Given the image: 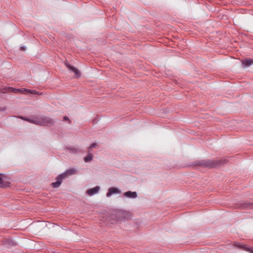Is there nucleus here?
I'll return each instance as SVG.
<instances>
[{
    "instance_id": "1",
    "label": "nucleus",
    "mask_w": 253,
    "mask_h": 253,
    "mask_svg": "<svg viewBox=\"0 0 253 253\" xmlns=\"http://www.w3.org/2000/svg\"><path fill=\"white\" fill-rule=\"evenodd\" d=\"M21 118L23 120L28 121L30 123H32L38 125L50 126L53 125L54 123V121L52 119L47 117L37 118L33 120L26 119L23 117H21Z\"/></svg>"
},
{
    "instance_id": "2",
    "label": "nucleus",
    "mask_w": 253,
    "mask_h": 253,
    "mask_svg": "<svg viewBox=\"0 0 253 253\" xmlns=\"http://www.w3.org/2000/svg\"><path fill=\"white\" fill-rule=\"evenodd\" d=\"M65 65L70 70L72 71V72H73L75 73V74L77 76V77H80L81 73L78 69H77L76 68H75V67H74L73 66H71V65H70L69 63H68L67 62L65 63Z\"/></svg>"
},
{
    "instance_id": "3",
    "label": "nucleus",
    "mask_w": 253,
    "mask_h": 253,
    "mask_svg": "<svg viewBox=\"0 0 253 253\" xmlns=\"http://www.w3.org/2000/svg\"><path fill=\"white\" fill-rule=\"evenodd\" d=\"M76 173V170L74 169H71L66 170L63 173L60 174V176H62L63 178H65L69 175L75 174Z\"/></svg>"
},
{
    "instance_id": "4",
    "label": "nucleus",
    "mask_w": 253,
    "mask_h": 253,
    "mask_svg": "<svg viewBox=\"0 0 253 253\" xmlns=\"http://www.w3.org/2000/svg\"><path fill=\"white\" fill-rule=\"evenodd\" d=\"M201 164L206 167H209V168H213V167H215L217 163L216 162L213 161L207 160V161H203L202 163H201Z\"/></svg>"
},
{
    "instance_id": "5",
    "label": "nucleus",
    "mask_w": 253,
    "mask_h": 253,
    "mask_svg": "<svg viewBox=\"0 0 253 253\" xmlns=\"http://www.w3.org/2000/svg\"><path fill=\"white\" fill-rule=\"evenodd\" d=\"M120 193L121 191L118 188L115 187H111L109 189L108 192H107L106 196L107 197H110L113 194Z\"/></svg>"
},
{
    "instance_id": "6",
    "label": "nucleus",
    "mask_w": 253,
    "mask_h": 253,
    "mask_svg": "<svg viewBox=\"0 0 253 253\" xmlns=\"http://www.w3.org/2000/svg\"><path fill=\"white\" fill-rule=\"evenodd\" d=\"M63 179H64L63 177H62V176H60V175H59L56 178L57 181L52 183L51 185L52 187L54 188L58 187L60 185Z\"/></svg>"
},
{
    "instance_id": "7",
    "label": "nucleus",
    "mask_w": 253,
    "mask_h": 253,
    "mask_svg": "<svg viewBox=\"0 0 253 253\" xmlns=\"http://www.w3.org/2000/svg\"><path fill=\"white\" fill-rule=\"evenodd\" d=\"M99 189L100 187L99 186H96L93 188L88 189L86 193L88 195L91 196L98 193Z\"/></svg>"
},
{
    "instance_id": "8",
    "label": "nucleus",
    "mask_w": 253,
    "mask_h": 253,
    "mask_svg": "<svg viewBox=\"0 0 253 253\" xmlns=\"http://www.w3.org/2000/svg\"><path fill=\"white\" fill-rule=\"evenodd\" d=\"M124 197L129 198H135L137 197V193L135 192L127 191L123 194Z\"/></svg>"
},
{
    "instance_id": "9",
    "label": "nucleus",
    "mask_w": 253,
    "mask_h": 253,
    "mask_svg": "<svg viewBox=\"0 0 253 253\" xmlns=\"http://www.w3.org/2000/svg\"><path fill=\"white\" fill-rule=\"evenodd\" d=\"M253 64V60L251 59H247L242 62V64L246 67H248Z\"/></svg>"
},
{
    "instance_id": "10",
    "label": "nucleus",
    "mask_w": 253,
    "mask_h": 253,
    "mask_svg": "<svg viewBox=\"0 0 253 253\" xmlns=\"http://www.w3.org/2000/svg\"><path fill=\"white\" fill-rule=\"evenodd\" d=\"M8 91L11 92H14V93H18L20 92L23 93L24 91V89H16V88H14L13 87H9L8 88Z\"/></svg>"
},
{
    "instance_id": "11",
    "label": "nucleus",
    "mask_w": 253,
    "mask_h": 253,
    "mask_svg": "<svg viewBox=\"0 0 253 253\" xmlns=\"http://www.w3.org/2000/svg\"><path fill=\"white\" fill-rule=\"evenodd\" d=\"M92 159V155L91 154H89L87 156L84 157V160L85 162L91 161Z\"/></svg>"
},
{
    "instance_id": "12",
    "label": "nucleus",
    "mask_w": 253,
    "mask_h": 253,
    "mask_svg": "<svg viewBox=\"0 0 253 253\" xmlns=\"http://www.w3.org/2000/svg\"><path fill=\"white\" fill-rule=\"evenodd\" d=\"M24 91L27 92H29V93H31L32 94H38V92L36 91V90H30V89H24Z\"/></svg>"
},
{
    "instance_id": "13",
    "label": "nucleus",
    "mask_w": 253,
    "mask_h": 253,
    "mask_svg": "<svg viewBox=\"0 0 253 253\" xmlns=\"http://www.w3.org/2000/svg\"><path fill=\"white\" fill-rule=\"evenodd\" d=\"M235 245L237 246V247H238L239 248L243 249L244 250L248 251V249L247 248H246V247L244 246L240 245H237V244H235Z\"/></svg>"
},
{
    "instance_id": "14",
    "label": "nucleus",
    "mask_w": 253,
    "mask_h": 253,
    "mask_svg": "<svg viewBox=\"0 0 253 253\" xmlns=\"http://www.w3.org/2000/svg\"><path fill=\"white\" fill-rule=\"evenodd\" d=\"M97 144L96 143H92L89 147V149L91 150L92 148H95L97 147Z\"/></svg>"
},
{
    "instance_id": "15",
    "label": "nucleus",
    "mask_w": 253,
    "mask_h": 253,
    "mask_svg": "<svg viewBox=\"0 0 253 253\" xmlns=\"http://www.w3.org/2000/svg\"><path fill=\"white\" fill-rule=\"evenodd\" d=\"M0 187H3V180L1 178V177H0Z\"/></svg>"
},
{
    "instance_id": "16",
    "label": "nucleus",
    "mask_w": 253,
    "mask_h": 253,
    "mask_svg": "<svg viewBox=\"0 0 253 253\" xmlns=\"http://www.w3.org/2000/svg\"><path fill=\"white\" fill-rule=\"evenodd\" d=\"M64 120H66V121H69V118L68 117H67V116H65L64 117Z\"/></svg>"
}]
</instances>
